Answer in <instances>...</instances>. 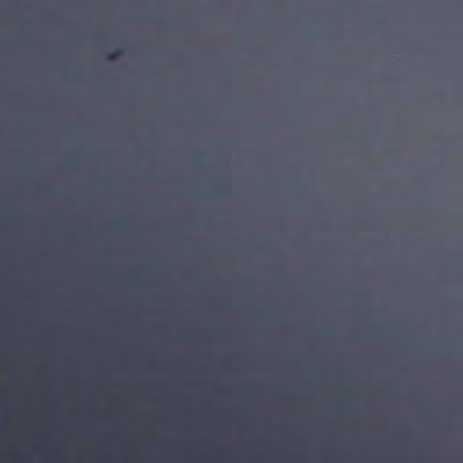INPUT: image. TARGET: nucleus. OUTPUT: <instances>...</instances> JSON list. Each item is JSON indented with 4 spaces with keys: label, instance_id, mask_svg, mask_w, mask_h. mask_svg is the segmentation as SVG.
I'll return each mask as SVG.
<instances>
[{
    "label": "nucleus",
    "instance_id": "obj_1",
    "mask_svg": "<svg viewBox=\"0 0 463 463\" xmlns=\"http://www.w3.org/2000/svg\"><path fill=\"white\" fill-rule=\"evenodd\" d=\"M371 411H373V403L377 402L376 399V380L373 379V352L371 354ZM370 463H376V423L373 419L371 420L370 429Z\"/></svg>",
    "mask_w": 463,
    "mask_h": 463
},
{
    "label": "nucleus",
    "instance_id": "obj_2",
    "mask_svg": "<svg viewBox=\"0 0 463 463\" xmlns=\"http://www.w3.org/2000/svg\"><path fill=\"white\" fill-rule=\"evenodd\" d=\"M124 54V51L121 49V48H118V49H116L115 51L109 52L108 54V59L109 60H115L117 59L118 57L121 56Z\"/></svg>",
    "mask_w": 463,
    "mask_h": 463
},
{
    "label": "nucleus",
    "instance_id": "obj_3",
    "mask_svg": "<svg viewBox=\"0 0 463 463\" xmlns=\"http://www.w3.org/2000/svg\"><path fill=\"white\" fill-rule=\"evenodd\" d=\"M376 328V322H373V320H371V333L373 334V328Z\"/></svg>",
    "mask_w": 463,
    "mask_h": 463
},
{
    "label": "nucleus",
    "instance_id": "obj_4",
    "mask_svg": "<svg viewBox=\"0 0 463 463\" xmlns=\"http://www.w3.org/2000/svg\"><path fill=\"white\" fill-rule=\"evenodd\" d=\"M374 338L376 339V338H377V335H374V336L373 335V340L371 339V342H372V343L373 342Z\"/></svg>",
    "mask_w": 463,
    "mask_h": 463
}]
</instances>
